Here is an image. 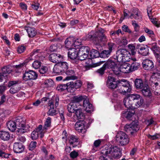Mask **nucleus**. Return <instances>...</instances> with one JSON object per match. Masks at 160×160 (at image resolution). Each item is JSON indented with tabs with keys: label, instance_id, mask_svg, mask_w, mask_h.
I'll use <instances>...</instances> for the list:
<instances>
[{
	"label": "nucleus",
	"instance_id": "f03ea898",
	"mask_svg": "<svg viewBox=\"0 0 160 160\" xmlns=\"http://www.w3.org/2000/svg\"><path fill=\"white\" fill-rule=\"evenodd\" d=\"M118 89L113 93V95L115 98H117L119 93L125 95L127 93L130 92L131 90L129 83L125 80L123 79L118 81Z\"/></svg>",
	"mask_w": 160,
	"mask_h": 160
},
{
	"label": "nucleus",
	"instance_id": "412c9836",
	"mask_svg": "<svg viewBox=\"0 0 160 160\" xmlns=\"http://www.w3.org/2000/svg\"><path fill=\"white\" fill-rule=\"evenodd\" d=\"M143 68L145 70H149L154 67L153 63L152 61L150 59H146L142 62Z\"/></svg>",
	"mask_w": 160,
	"mask_h": 160
},
{
	"label": "nucleus",
	"instance_id": "338daca9",
	"mask_svg": "<svg viewBox=\"0 0 160 160\" xmlns=\"http://www.w3.org/2000/svg\"><path fill=\"white\" fill-rule=\"evenodd\" d=\"M70 154L71 157L72 158H76L78 155V152L75 151L71 152Z\"/></svg>",
	"mask_w": 160,
	"mask_h": 160
},
{
	"label": "nucleus",
	"instance_id": "f3484780",
	"mask_svg": "<svg viewBox=\"0 0 160 160\" xmlns=\"http://www.w3.org/2000/svg\"><path fill=\"white\" fill-rule=\"evenodd\" d=\"M118 81H116L114 78L111 76H109L107 81V85L110 88L113 89L118 87Z\"/></svg>",
	"mask_w": 160,
	"mask_h": 160
},
{
	"label": "nucleus",
	"instance_id": "774afa93",
	"mask_svg": "<svg viewBox=\"0 0 160 160\" xmlns=\"http://www.w3.org/2000/svg\"><path fill=\"white\" fill-rule=\"evenodd\" d=\"M19 6L23 10H27V6L26 4L23 2H21L19 4Z\"/></svg>",
	"mask_w": 160,
	"mask_h": 160
},
{
	"label": "nucleus",
	"instance_id": "9d476101",
	"mask_svg": "<svg viewBox=\"0 0 160 160\" xmlns=\"http://www.w3.org/2000/svg\"><path fill=\"white\" fill-rule=\"evenodd\" d=\"M139 129V127L137 123L134 122L129 124H126L124 126V130L127 132H130L131 134L137 132Z\"/></svg>",
	"mask_w": 160,
	"mask_h": 160
},
{
	"label": "nucleus",
	"instance_id": "aec40b11",
	"mask_svg": "<svg viewBox=\"0 0 160 160\" xmlns=\"http://www.w3.org/2000/svg\"><path fill=\"white\" fill-rule=\"evenodd\" d=\"M83 106L85 110L88 113H91L94 110L92 104L90 103L88 99L87 98L83 101Z\"/></svg>",
	"mask_w": 160,
	"mask_h": 160
},
{
	"label": "nucleus",
	"instance_id": "6e6d98bb",
	"mask_svg": "<svg viewBox=\"0 0 160 160\" xmlns=\"http://www.w3.org/2000/svg\"><path fill=\"white\" fill-rule=\"evenodd\" d=\"M151 49L153 51L154 53L155 52H158L160 50V48L157 46L156 43H154L152 44Z\"/></svg>",
	"mask_w": 160,
	"mask_h": 160
},
{
	"label": "nucleus",
	"instance_id": "680f3d73",
	"mask_svg": "<svg viewBox=\"0 0 160 160\" xmlns=\"http://www.w3.org/2000/svg\"><path fill=\"white\" fill-rule=\"evenodd\" d=\"M147 12L149 18L151 20V21L152 22L154 25H155L157 27H158L159 26V25H158L157 24V21L156 20V18L154 19V18H152V17H151L149 15V13L148 12V10H147Z\"/></svg>",
	"mask_w": 160,
	"mask_h": 160
},
{
	"label": "nucleus",
	"instance_id": "0e129e2a",
	"mask_svg": "<svg viewBox=\"0 0 160 160\" xmlns=\"http://www.w3.org/2000/svg\"><path fill=\"white\" fill-rule=\"evenodd\" d=\"M26 49V47L24 46H21L18 47L17 51L19 53H21L24 52Z\"/></svg>",
	"mask_w": 160,
	"mask_h": 160
},
{
	"label": "nucleus",
	"instance_id": "4d7b16f0",
	"mask_svg": "<svg viewBox=\"0 0 160 160\" xmlns=\"http://www.w3.org/2000/svg\"><path fill=\"white\" fill-rule=\"evenodd\" d=\"M37 143L36 141H32L30 143L29 146V149L30 150H34L36 147Z\"/></svg>",
	"mask_w": 160,
	"mask_h": 160
},
{
	"label": "nucleus",
	"instance_id": "09e8293b",
	"mask_svg": "<svg viewBox=\"0 0 160 160\" xmlns=\"http://www.w3.org/2000/svg\"><path fill=\"white\" fill-rule=\"evenodd\" d=\"M11 68V66H9L3 67L2 68V71L3 74L10 73L12 70Z\"/></svg>",
	"mask_w": 160,
	"mask_h": 160
},
{
	"label": "nucleus",
	"instance_id": "bf43d9fd",
	"mask_svg": "<svg viewBox=\"0 0 160 160\" xmlns=\"http://www.w3.org/2000/svg\"><path fill=\"white\" fill-rule=\"evenodd\" d=\"M106 69V68L103 65L102 67L101 68L96 71V72L99 74L100 75H102L104 73L105 70Z\"/></svg>",
	"mask_w": 160,
	"mask_h": 160
},
{
	"label": "nucleus",
	"instance_id": "ea45409f",
	"mask_svg": "<svg viewBox=\"0 0 160 160\" xmlns=\"http://www.w3.org/2000/svg\"><path fill=\"white\" fill-rule=\"evenodd\" d=\"M135 112L134 110H129L124 113V116L128 119L132 120V117L134 114Z\"/></svg>",
	"mask_w": 160,
	"mask_h": 160
},
{
	"label": "nucleus",
	"instance_id": "a18cd8bd",
	"mask_svg": "<svg viewBox=\"0 0 160 160\" xmlns=\"http://www.w3.org/2000/svg\"><path fill=\"white\" fill-rule=\"evenodd\" d=\"M111 52L108 50H105L102 51L100 53L99 57L101 58H105L108 57L110 55Z\"/></svg>",
	"mask_w": 160,
	"mask_h": 160
},
{
	"label": "nucleus",
	"instance_id": "49530a36",
	"mask_svg": "<svg viewBox=\"0 0 160 160\" xmlns=\"http://www.w3.org/2000/svg\"><path fill=\"white\" fill-rule=\"evenodd\" d=\"M75 114L78 119L83 118L84 117V114L80 109H77L75 111Z\"/></svg>",
	"mask_w": 160,
	"mask_h": 160
},
{
	"label": "nucleus",
	"instance_id": "4468645a",
	"mask_svg": "<svg viewBox=\"0 0 160 160\" xmlns=\"http://www.w3.org/2000/svg\"><path fill=\"white\" fill-rule=\"evenodd\" d=\"M133 108H137L140 107L143 102L142 98L138 94H134Z\"/></svg>",
	"mask_w": 160,
	"mask_h": 160
},
{
	"label": "nucleus",
	"instance_id": "ddd939ff",
	"mask_svg": "<svg viewBox=\"0 0 160 160\" xmlns=\"http://www.w3.org/2000/svg\"><path fill=\"white\" fill-rule=\"evenodd\" d=\"M108 148L111 149V153L112 158H119L121 156V152L120 148L117 146L112 147L108 146Z\"/></svg>",
	"mask_w": 160,
	"mask_h": 160
},
{
	"label": "nucleus",
	"instance_id": "3c124183",
	"mask_svg": "<svg viewBox=\"0 0 160 160\" xmlns=\"http://www.w3.org/2000/svg\"><path fill=\"white\" fill-rule=\"evenodd\" d=\"M41 65V62L40 61L37 60L35 61L32 63V67L34 68L37 69L39 68Z\"/></svg>",
	"mask_w": 160,
	"mask_h": 160
},
{
	"label": "nucleus",
	"instance_id": "dca6fc26",
	"mask_svg": "<svg viewBox=\"0 0 160 160\" xmlns=\"http://www.w3.org/2000/svg\"><path fill=\"white\" fill-rule=\"evenodd\" d=\"M37 76V74L35 72L30 70L25 73L23 78L24 80H33L36 79Z\"/></svg>",
	"mask_w": 160,
	"mask_h": 160
},
{
	"label": "nucleus",
	"instance_id": "6ab92c4d",
	"mask_svg": "<svg viewBox=\"0 0 160 160\" xmlns=\"http://www.w3.org/2000/svg\"><path fill=\"white\" fill-rule=\"evenodd\" d=\"M67 139L70 145L73 148L76 147L79 144L78 138L76 136L69 135Z\"/></svg>",
	"mask_w": 160,
	"mask_h": 160
},
{
	"label": "nucleus",
	"instance_id": "13d9d810",
	"mask_svg": "<svg viewBox=\"0 0 160 160\" xmlns=\"http://www.w3.org/2000/svg\"><path fill=\"white\" fill-rule=\"evenodd\" d=\"M53 83V81L52 79L47 80L44 82L45 86L47 87H51Z\"/></svg>",
	"mask_w": 160,
	"mask_h": 160
},
{
	"label": "nucleus",
	"instance_id": "052dcab7",
	"mask_svg": "<svg viewBox=\"0 0 160 160\" xmlns=\"http://www.w3.org/2000/svg\"><path fill=\"white\" fill-rule=\"evenodd\" d=\"M132 24L134 27L135 31L136 32L138 31L139 29V26L138 23L136 22V21L135 20L132 21Z\"/></svg>",
	"mask_w": 160,
	"mask_h": 160
},
{
	"label": "nucleus",
	"instance_id": "2eb2a0df",
	"mask_svg": "<svg viewBox=\"0 0 160 160\" xmlns=\"http://www.w3.org/2000/svg\"><path fill=\"white\" fill-rule=\"evenodd\" d=\"M19 82L18 81H11L9 82L8 83V86L10 87L13 86H14L11 87L9 91L10 93L14 94L20 90V88L18 86H15V85L18 83Z\"/></svg>",
	"mask_w": 160,
	"mask_h": 160
},
{
	"label": "nucleus",
	"instance_id": "39448f33",
	"mask_svg": "<svg viewBox=\"0 0 160 160\" xmlns=\"http://www.w3.org/2000/svg\"><path fill=\"white\" fill-rule=\"evenodd\" d=\"M17 129V132L19 134H22L29 130L28 127L25 125V123L20 117H18L15 120Z\"/></svg>",
	"mask_w": 160,
	"mask_h": 160
},
{
	"label": "nucleus",
	"instance_id": "69168bd1",
	"mask_svg": "<svg viewBox=\"0 0 160 160\" xmlns=\"http://www.w3.org/2000/svg\"><path fill=\"white\" fill-rule=\"evenodd\" d=\"M73 44L75 46H79L81 44V40L79 39H77L73 41Z\"/></svg>",
	"mask_w": 160,
	"mask_h": 160
},
{
	"label": "nucleus",
	"instance_id": "473e14b6",
	"mask_svg": "<svg viewBox=\"0 0 160 160\" xmlns=\"http://www.w3.org/2000/svg\"><path fill=\"white\" fill-rule=\"evenodd\" d=\"M78 106L76 105V103L73 102L70 103L67 105V109L69 112L73 113L76 111L78 108Z\"/></svg>",
	"mask_w": 160,
	"mask_h": 160
},
{
	"label": "nucleus",
	"instance_id": "de8ad7c7",
	"mask_svg": "<svg viewBox=\"0 0 160 160\" xmlns=\"http://www.w3.org/2000/svg\"><path fill=\"white\" fill-rule=\"evenodd\" d=\"M26 64V62H24L22 63L14 66L13 68L14 71L17 73L19 72H20L19 70L21 69V68Z\"/></svg>",
	"mask_w": 160,
	"mask_h": 160
},
{
	"label": "nucleus",
	"instance_id": "603ef678",
	"mask_svg": "<svg viewBox=\"0 0 160 160\" xmlns=\"http://www.w3.org/2000/svg\"><path fill=\"white\" fill-rule=\"evenodd\" d=\"M128 100H129V103H130V108L132 107L133 108L134 106V103H133V99H134V94H132L130 95L128 97Z\"/></svg>",
	"mask_w": 160,
	"mask_h": 160
},
{
	"label": "nucleus",
	"instance_id": "5701e85b",
	"mask_svg": "<svg viewBox=\"0 0 160 160\" xmlns=\"http://www.w3.org/2000/svg\"><path fill=\"white\" fill-rule=\"evenodd\" d=\"M78 50L77 49L72 48L69 49L68 52V57L72 59H75L78 57Z\"/></svg>",
	"mask_w": 160,
	"mask_h": 160
},
{
	"label": "nucleus",
	"instance_id": "79ce46f5",
	"mask_svg": "<svg viewBox=\"0 0 160 160\" xmlns=\"http://www.w3.org/2000/svg\"><path fill=\"white\" fill-rule=\"evenodd\" d=\"M11 156L9 153H7L3 150L0 149V158H1L8 159Z\"/></svg>",
	"mask_w": 160,
	"mask_h": 160
},
{
	"label": "nucleus",
	"instance_id": "e433bc0d",
	"mask_svg": "<svg viewBox=\"0 0 160 160\" xmlns=\"http://www.w3.org/2000/svg\"><path fill=\"white\" fill-rule=\"evenodd\" d=\"M74 82L70 81L66 83L67 88V91L68 92H73L75 90Z\"/></svg>",
	"mask_w": 160,
	"mask_h": 160
},
{
	"label": "nucleus",
	"instance_id": "7c9ffc66",
	"mask_svg": "<svg viewBox=\"0 0 160 160\" xmlns=\"http://www.w3.org/2000/svg\"><path fill=\"white\" fill-rule=\"evenodd\" d=\"M87 98V97L85 96H80L79 97L75 96L73 98L72 102L76 103V106L78 107L80 105L79 103L82 101L83 102Z\"/></svg>",
	"mask_w": 160,
	"mask_h": 160
},
{
	"label": "nucleus",
	"instance_id": "393cba45",
	"mask_svg": "<svg viewBox=\"0 0 160 160\" xmlns=\"http://www.w3.org/2000/svg\"><path fill=\"white\" fill-rule=\"evenodd\" d=\"M151 82V85L153 86L155 85V87L158 86L159 83H160V75L157 73L154 76H153L150 78Z\"/></svg>",
	"mask_w": 160,
	"mask_h": 160
},
{
	"label": "nucleus",
	"instance_id": "20e7f679",
	"mask_svg": "<svg viewBox=\"0 0 160 160\" xmlns=\"http://www.w3.org/2000/svg\"><path fill=\"white\" fill-rule=\"evenodd\" d=\"M59 99L57 96L53 97L49 101L48 106L50 108L48 114L50 116H54L56 114V108L58 106Z\"/></svg>",
	"mask_w": 160,
	"mask_h": 160
},
{
	"label": "nucleus",
	"instance_id": "bb28decb",
	"mask_svg": "<svg viewBox=\"0 0 160 160\" xmlns=\"http://www.w3.org/2000/svg\"><path fill=\"white\" fill-rule=\"evenodd\" d=\"M10 134L9 132L0 131V138L4 141H8L10 138Z\"/></svg>",
	"mask_w": 160,
	"mask_h": 160
},
{
	"label": "nucleus",
	"instance_id": "1a4fd4ad",
	"mask_svg": "<svg viewBox=\"0 0 160 160\" xmlns=\"http://www.w3.org/2000/svg\"><path fill=\"white\" fill-rule=\"evenodd\" d=\"M90 48L88 46H82L78 50V59L80 61L85 60L88 57Z\"/></svg>",
	"mask_w": 160,
	"mask_h": 160
},
{
	"label": "nucleus",
	"instance_id": "5fc2aeb1",
	"mask_svg": "<svg viewBox=\"0 0 160 160\" xmlns=\"http://www.w3.org/2000/svg\"><path fill=\"white\" fill-rule=\"evenodd\" d=\"M74 83L75 89L80 88L82 84V81L79 80H77L74 82Z\"/></svg>",
	"mask_w": 160,
	"mask_h": 160
},
{
	"label": "nucleus",
	"instance_id": "0eeeda50",
	"mask_svg": "<svg viewBox=\"0 0 160 160\" xmlns=\"http://www.w3.org/2000/svg\"><path fill=\"white\" fill-rule=\"evenodd\" d=\"M116 139L122 146L127 145L129 142V138L128 135L122 131H120L117 133Z\"/></svg>",
	"mask_w": 160,
	"mask_h": 160
},
{
	"label": "nucleus",
	"instance_id": "b1692460",
	"mask_svg": "<svg viewBox=\"0 0 160 160\" xmlns=\"http://www.w3.org/2000/svg\"><path fill=\"white\" fill-rule=\"evenodd\" d=\"M24 146L20 142H15L13 144V150L15 152L20 153L24 150Z\"/></svg>",
	"mask_w": 160,
	"mask_h": 160
},
{
	"label": "nucleus",
	"instance_id": "72a5a7b5",
	"mask_svg": "<svg viewBox=\"0 0 160 160\" xmlns=\"http://www.w3.org/2000/svg\"><path fill=\"white\" fill-rule=\"evenodd\" d=\"M7 126L8 129L12 132L14 131L17 128L15 122L10 121L7 122Z\"/></svg>",
	"mask_w": 160,
	"mask_h": 160
},
{
	"label": "nucleus",
	"instance_id": "6e6552de",
	"mask_svg": "<svg viewBox=\"0 0 160 160\" xmlns=\"http://www.w3.org/2000/svg\"><path fill=\"white\" fill-rule=\"evenodd\" d=\"M111 149L108 148V146L106 145L103 147L101 150V153L103 155L100 156L99 160H112L110 153Z\"/></svg>",
	"mask_w": 160,
	"mask_h": 160
},
{
	"label": "nucleus",
	"instance_id": "c756f323",
	"mask_svg": "<svg viewBox=\"0 0 160 160\" xmlns=\"http://www.w3.org/2000/svg\"><path fill=\"white\" fill-rule=\"evenodd\" d=\"M142 95L145 97H149L151 95V93L148 84L144 85V86L141 89Z\"/></svg>",
	"mask_w": 160,
	"mask_h": 160
},
{
	"label": "nucleus",
	"instance_id": "37998d69",
	"mask_svg": "<svg viewBox=\"0 0 160 160\" xmlns=\"http://www.w3.org/2000/svg\"><path fill=\"white\" fill-rule=\"evenodd\" d=\"M72 39L71 38H67L65 42V45L66 48L68 49H71V47L73 44V42H72Z\"/></svg>",
	"mask_w": 160,
	"mask_h": 160
},
{
	"label": "nucleus",
	"instance_id": "c85d7f7f",
	"mask_svg": "<svg viewBox=\"0 0 160 160\" xmlns=\"http://www.w3.org/2000/svg\"><path fill=\"white\" fill-rule=\"evenodd\" d=\"M121 71L124 73H128L131 72L130 64L128 63H124L120 66Z\"/></svg>",
	"mask_w": 160,
	"mask_h": 160
},
{
	"label": "nucleus",
	"instance_id": "a878e982",
	"mask_svg": "<svg viewBox=\"0 0 160 160\" xmlns=\"http://www.w3.org/2000/svg\"><path fill=\"white\" fill-rule=\"evenodd\" d=\"M68 76L64 80H75L77 79V77L74 75V72L73 70L67 69L64 72Z\"/></svg>",
	"mask_w": 160,
	"mask_h": 160
},
{
	"label": "nucleus",
	"instance_id": "a211bd4d",
	"mask_svg": "<svg viewBox=\"0 0 160 160\" xmlns=\"http://www.w3.org/2000/svg\"><path fill=\"white\" fill-rule=\"evenodd\" d=\"M85 121L83 120L78 121L76 122L75 125L76 130L78 132L83 133L85 132Z\"/></svg>",
	"mask_w": 160,
	"mask_h": 160
},
{
	"label": "nucleus",
	"instance_id": "9b49d317",
	"mask_svg": "<svg viewBox=\"0 0 160 160\" xmlns=\"http://www.w3.org/2000/svg\"><path fill=\"white\" fill-rule=\"evenodd\" d=\"M44 133L45 132L42 130V126L39 125L38 127L32 132L31 134V138L33 140H36L38 138L39 135H40V137L42 138L43 137Z\"/></svg>",
	"mask_w": 160,
	"mask_h": 160
},
{
	"label": "nucleus",
	"instance_id": "423d86ee",
	"mask_svg": "<svg viewBox=\"0 0 160 160\" xmlns=\"http://www.w3.org/2000/svg\"><path fill=\"white\" fill-rule=\"evenodd\" d=\"M68 68V64L65 62H58L55 64L53 68L54 73L62 74Z\"/></svg>",
	"mask_w": 160,
	"mask_h": 160
},
{
	"label": "nucleus",
	"instance_id": "58836bf2",
	"mask_svg": "<svg viewBox=\"0 0 160 160\" xmlns=\"http://www.w3.org/2000/svg\"><path fill=\"white\" fill-rule=\"evenodd\" d=\"M142 47V48H141V50L138 51V52L143 56H146L149 53L148 48L147 46L144 45Z\"/></svg>",
	"mask_w": 160,
	"mask_h": 160
},
{
	"label": "nucleus",
	"instance_id": "7ed1b4c3",
	"mask_svg": "<svg viewBox=\"0 0 160 160\" xmlns=\"http://www.w3.org/2000/svg\"><path fill=\"white\" fill-rule=\"evenodd\" d=\"M131 54L130 52L126 49L118 50L116 52V58L119 62H126L130 61Z\"/></svg>",
	"mask_w": 160,
	"mask_h": 160
},
{
	"label": "nucleus",
	"instance_id": "c9c22d12",
	"mask_svg": "<svg viewBox=\"0 0 160 160\" xmlns=\"http://www.w3.org/2000/svg\"><path fill=\"white\" fill-rule=\"evenodd\" d=\"M51 118L48 117L46 120L45 122L44 126L42 129V130L45 132H46L48 128H50L51 126Z\"/></svg>",
	"mask_w": 160,
	"mask_h": 160
},
{
	"label": "nucleus",
	"instance_id": "4c0bfd02",
	"mask_svg": "<svg viewBox=\"0 0 160 160\" xmlns=\"http://www.w3.org/2000/svg\"><path fill=\"white\" fill-rule=\"evenodd\" d=\"M116 65L115 63L113 61L108 60L104 65L106 68L111 69Z\"/></svg>",
	"mask_w": 160,
	"mask_h": 160
},
{
	"label": "nucleus",
	"instance_id": "e2e57ef3",
	"mask_svg": "<svg viewBox=\"0 0 160 160\" xmlns=\"http://www.w3.org/2000/svg\"><path fill=\"white\" fill-rule=\"evenodd\" d=\"M128 99V98H125L123 100V102L126 107L127 108H130V103H129V100Z\"/></svg>",
	"mask_w": 160,
	"mask_h": 160
},
{
	"label": "nucleus",
	"instance_id": "f257e3e1",
	"mask_svg": "<svg viewBox=\"0 0 160 160\" xmlns=\"http://www.w3.org/2000/svg\"><path fill=\"white\" fill-rule=\"evenodd\" d=\"M104 32V29L100 28L94 34L93 32H91L82 39L83 40H92L96 45H98V44L99 45L101 43H103L107 41L106 37L103 34Z\"/></svg>",
	"mask_w": 160,
	"mask_h": 160
},
{
	"label": "nucleus",
	"instance_id": "4be33fe9",
	"mask_svg": "<svg viewBox=\"0 0 160 160\" xmlns=\"http://www.w3.org/2000/svg\"><path fill=\"white\" fill-rule=\"evenodd\" d=\"M62 56L58 53H53L51 54L49 56V59L53 63H56L60 61L62 59Z\"/></svg>",
	"mask_w": 160,
	"mask_h": 160
},
{
	"label": "nucleus",
	"instance_id": "a19ab883",
	"mask_svg": "<svg viewBox=\"0 0 160 160\" xmlns=\"http://www.w3.org/2000/svg\"><path fill=\"white\" fill-rule=\"evenodd\" d=\"M90 56L92 58H98L100 56V53L97 50L92 49L90 51Z\"/></svg>",
	"mask_w": 160,
	"mask_h": 160
},
{
	"label": "nucleus",
	"instance_id": "f704fd0d",
	"mask_svg": "<svg viewBox=\"0 0 160 160\" xmlns=\"http://www.w3.org/2000/svg\"><path fill=\"white\" fill-rule=\"evenodd\" d=\"M26 30L29 37L33 38L36 35L37 32L34 28L28 27Z\"/></svg>",
	"mask_w": 160,
	"mask_h": 160
},
{
	"label": "nucleus",
	"instance_id": "2f4dec72",
	"mask_svg": "<svg viewBox=\"0 0 160 160\" xmlns=\"http://www.w3.org/2000/svg\"><path fill=\"white\" fill-rule=\"evenodd\" d=\"M146 83H144L141 79H136L134 81V84L136 88L138 89H142Z\"/></svg>",
	"mask_w": 160,
	"mask_h": 160
},
{
	"label": "nucleus",
	"instance_id": "864d4df0",
	"mask_svg": "<svg viewBox=\"0 0 160 160\" xmlns=\"http://www.w3.org/2000/svg\"><path fill=\"white\" fill-rule=\"evenodd\" d=\"M47 67L46 66H42L39 69V71L41 74H46L48 71Z\"/></svg>",
	"mask_w": 160,
	"mask_h": 160
},
{
	"label": "nucleus",
	"instance_id": "8fccbe9b",
	"mask_svg": "<svg viewBox=\"0 0 160 160\" xmlns=\"http://www.w3.org/2000/svg\"><path fill=\"white\" fill-rule=\"evenodd\" d=\"M67 88L66 84H61L58 85L56 89L58 91L62 92L65 90H67Z\"/></svg>",
	"mask_w": 160,
	"mask_h": 160
},
{
	"label": "nucleus",
	"instance_id": "c03bdc74",
	"mask_svg": "<svg viewBox=\"0 0 160 160\" xmlns=\"http://www.w3.org/2000/svg\"><path fill=\"white\" fill-rule=\"evenodd\" d=\"M113 72L116 75H119L121 73V68L119 65L116 64L112 69Z\"/></svg>",
	"mask_w": 160,
	"mask_h": 160
},
{
	"label": "nucleus",
	"instance_id": "cd10ccee",
	"mask_svg": "<svg viewBox=\"0 0 160 160\" xmlns=\"http://www.w3.org/2000/svg\"><path fill=\"white\" fill-rule=\"evenodd\" d=\"M131 64H130V67L131 72H132L135 70L138 69L139 67L140 64L139 63L136 62V59L134 58H131Z\"/></svg>",
	"mask_w": 160,
	"mask_h": 160
},
{
	"label": "nucleus",
	"instance_id": "f8f14e48",
	"mask_svg": "<svg viewBox=\"0 0 160 160\" xmlns=\"http://www.w3.org/2000/svg\"><path fill=\"white\" fill-rule=\"evenodd\" d=\"M131 12H129V13L131 14V15L129 17L131 18H134L135 20L139 22L142 20V17L141 14L137 8H132L131 10Z\"/></svg>",
	"mask_w": 160,
	"mask_h": 160
}]
</instances>
